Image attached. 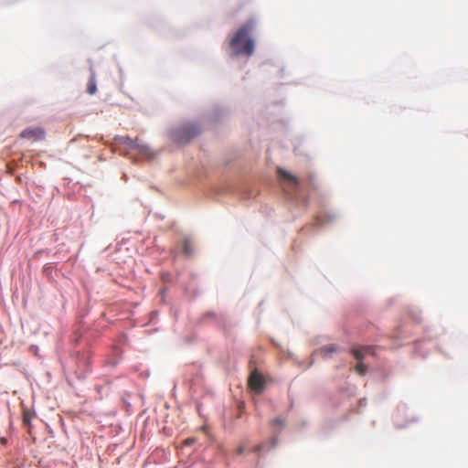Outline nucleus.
<instances>
[{
	"label": "nucleus",
	"mask_w": 468,
	"mask_h": 468,
	"mask_svg": "<svg viewBox=\"0 0 468 468\" xmlns=\"http://www.w3.org/2000/svg\"><path fill=\"white\" fill-rule=\"evenodd\" d=\"M256 22L253 19L248 20L236 32L229 42L234 55H245L250 57L254 52V41L249 35L255 29Z\"/></svg>",
	"instance_id": "1"
},
{
	"label": "nucleus",
	"mask_w": 468,
	"mask_h": 468,
	"mask_svg": "<svg viewBox=\"0 0 468 468\" xmlns=\"http://www.w3.org/2000/svg\"><path fill=\"white\" fill-rule=\"evenodd\" d=\"M200 133V129L197 124H187L175 132V139L180 143L185 144L196 137Z\"/></svg>",
	"instance_id": "2"
},
{
	"label": "nucleus",
	"mask_w": 468,
	"mask_h": 468,
	"mask_svg": "<svg viewBox=\"0 0 468 468\" xmlns=\"http://www.w3.org/2000/svg\"><path fill=\"white\" fill-rule=\"evenodd\" d=\"M277 173L284 188L296 189L298 187L300 182L295 176L282 168H278Z\"/></svg>",
	"instance_id": "3"
},
{
	"label": "nucleus",
	"mask_w": 468,
	"mask_h": 468,
	"mask_svg": "<svg viewBox=\"0 0 468 468\" xmlns=\"http://www.w3.org/2000/svg\"><path fill=\"white\" fill-rule=\"evenodd\" d=\"M249 386L255 393H261L265 388L263 376L257 370L252 371L249 378Z\"/></svg>",
	"instance_id": "4"
},
{
	"label": "nucleus",
	"mask_w": 468,
	"mask_h": 468,
	"mask_svg": "<svg viewBox=\"0 0 468 468\" xmlns=\"http://www.w3.org/2000/svg\"><path fill=\"white\" fill-rule=\"evenodd\" d=\"M20 137L32 141H38L44 138V131L39 127L27 128L21 132Z\"/></svg>",
	"instance_id": "5"
},
{
	"label": "nucleus",
	"mask_w": 468,
	"mask_h": 468,
	"mask_svg": "<svg viewBox=\"0 0 468 468\" xmlns=\"http://www.w3.org/2000/svg\"><path fill=\"white\" fill-rule=\"evenodd\" d=\"M373 348L371 346H363V347H354L351 350V353L355 356L356 359L361 361L365 358V356L368 354H371Z\"/></svg>",
	"instance_id": "6"
},
{
	"label": "nucleus",
	"mask_w": 468,
	"mask_h": 468,
	"mask_svg": "<svg viewBox=\"0 0 468 468\" xmlns=\"http://www.w3.org/2000/svg\"><path fill=\"white\" fill-rule=\"evenodd\" d=\"M36 417V413L34 410H32L29 408H23L22 410V421L25 426L28 428V430L31 427V421Z\"/></svg>",
	"instance_id": "7"
},
{
	"label": "nucleus",
	"mask_w": 468,
	"mask_h": 468,
	"mask_svg": "<svg viewBox=\"0 0 468 468\" xmlns=\"http://www.w3.org/2000/svg\"><path fill=\"white\" fill-rule=\"evenodd\" d=\"M338 348L334 344L326 345L320 348L319 353L323 357H328L331 354L337 352Z\"/></svg>",
	"instance_id": "8"
},
{
	"label": "nucleus",
	"mask_w": 468,
	"mask_h": 468,
	"mask_svg": "<svg viewBox=\"0 0 468 468\" xmlns=\"http://www.w3.org/2000/svg\"><path fill=\"white\" fill-rule=\"evenodd\" d=\"M96 82H95V80H94V77H91L90 81H89V84H88V87H87V92L90 95L94 94L96 92Z\"/></svg>",
	"instance_id": "9"
},
{
	"label": "nucleus",
	"mask_w": 468,
	"mask_h": 468,
	"mask_svg": "<svg viewBox=\"0 0 468 468\" xmlns=\"http://www.w3.org/2000/svg\"><path fill=\"white\" fill-rule=\"evenodd\" d=\"M355 370L356 372L360 375V376H364L367 372V366L361 362H359L356 367H355Z\"/></svg>",
	"instance_id": "10"
},
{
	"label": "nucleus",
	"mask_w": 468,
	"mask_h": 468,
	"mask_svg": "<svg viewBox=\"0 0 468 468\" xmlns=\"http://www.w3.org/2000/svg\"><path fill=\"white\" fill-rule=\"evenodd\" d=\"M193 251V248H192V244L189 240H185L184 241V252L186 254V255H191Z\"/></svg>",
	"instance_id": "11"
},
{
	"label": "nucleus",
	"mask_w": 468,
	"mask_h": 468,
	"mask_svg": "<svg viewBox=\"0 0 468 468\" xmlns=\"http://www.w3.org/2000/svg\"><path fill=\"white\" fill-rule=\"evenodd\" d=\"M284 423V420L282 419V418H276L274 420H273V424L274 425H283Z\"/></svg>",
	"instance_id": "12"
},
{
	"label": "nucleus",
	"mask_w": 468,
	"mask_h": 468,
	"mask_svg": "<svg viewBox=\"0 0 468 468\" xmlns=\"http://www.w3.org/2000/svg\"><path fill=\"white\" fill-rule=\"evenodd\" d=\"M245 452V448L243 446H239L237 449V454L241 455Z\"/></svg>",
	"instance_id": "13"
},
{
	"label": "nucleus",
	"mask_w": 468,
	"mask_h": 468,
	"mask_svg": "<svg viewBox=\"0 0 468 468\" xmlns=\"http://www.w3.org/2000/svg\"><path fill=\"white\" fill-rule=\"evenodd\" d=\"M125 143H127L129 145L133 146V144H135L131 138L126 137L124 138Z\"/></svg>",
	"instance_id": "14"
},
{
	"label": "nucleus",
	"mask_w": 468,
	"mask_h": 468,
	"mask_svg": "<svg viewBox=\"0 0 468 468\" xmlns=\"http://www.w3.org/2000/svg\"><path fill=\"white\" fill-rule=\"evenodd\" d=\"M193 442H194V439H187V440H186V441H185V443H186V445H190V444H192Z\"/></svg>",
	"instance_id": "15"
},
{
	"label": "nucleus",
	"mask_w": 468,
	"mask_h": 468,
	"mask_svg": "<svg viewBox=\"0 0 468 468\" xmlns=\"http://www.w3.org/2000/svg\"><path fill=\"white\" fill-rule=\"evenodd\" d=\"M261 449V445H257V446H255V447L252 449V451H253V452H258V451H260Z\"/></svg>",
	"instance_id": "16"
}]
</instances>
